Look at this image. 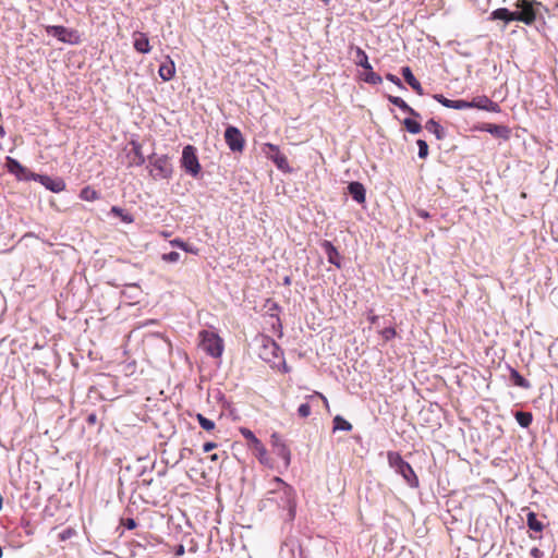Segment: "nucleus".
Listing matches in <instances>:
<instances>
[{"label":"nucleus","mask_w":558,"mask_h":558,"mask_svg":"<svg viewBox=\"0 0 558 558\" xmlns=\"http://www.w3.org/2000/svg\"><path fill=\"white\" fill-rule=\"evenodd\" d=\"M268 494H282L286 496V505H283V510L287 511V519L289 521H293L296 514L295 489L280 477L275 476L269 482Z\"/></svg>","instance_id":"nucleus-1"},{"label":"nucleus","mask_w":558,"mask_h":558,"mask_svg":"<svg viewBox=\"0 0 558 558\" xmlns=\"http://www.w3.org/2000/svg\"><path fill=\"white\" fill-rule=\"evenodd\" d=\"M389 465L399 473L409 486L415 488L418 486V477L412 466L403 460L401 454L396 451H389L387 454Z\"/></svg>","instance_id":"nucleus-2"},{"label":"nucleus","mask_w":558,"mask_h":558,"mask_svg":"<svg viewBox=\"0 0 558 558\" xmlns=\"http://www.w3.org/2000/svg\"><path fill=\"white\" fill-rule=\"evenodd\" d=\"M199 347L210 356L219 357L223 351V340L213 331L202 330L198 335Z\"/></svg>","instance_id":"nucleus-3"},{"label":"nucleus","mask_w":558,"mask_h":558,"mask_svg":"<svg viewBox=\"0 0 558 558\" xmlns=\"http://www.w3.org/2000/svg\"><path fill=\"white\" fill-rule=\"evenodd\" d=\"M150 170L149 173L155 180H168L172 177L173 167L168 155L158 157H149Z\"/></svg>","instance_id":"nucleus-4"},{"label":"nucleus","mask_w":558,"mask_h":558,"mask_svg":"<svg viewBox=\"0 0 558 558\" xmlns=\"http://www.w3.org/2000/svg\"><path fill=\"white\" fill-rule=\"evenodd\" d=\"M263 153L282 172L290 173L292 171L287 156L280 150L279 146L271 143H266L263 146Z\"/></svg>","instance_id":"nucleus-5"},{"label":"nucleus","mask_w":558,"mask_h":558,"mask_svg":"<svg viewBox=\"0 0 558 558\" xmlns=\"http://www.w3.org/2000/svg\"><path fill=\"white\" fill-rule=\"evenodd\" d=\"M240 433L246 439L248 448L254 452L258 461L263 464H268L267 449L254 433L246 427H241Z\"/></svg>","instance_id":"nucleus-6"},{"label":"nucleus","mask_w":558,"mask_h":558,"mask_svg":"<svg viewBox=\"0 0 558 558\" xmlns=\"http://www.w3.org/2000/svg\"><path fill=\"white\" fill-rule=\"evenodd\" d=\"M47 34L58 38L61 43L77 45L81 43V36L76 29H69L62 25H47Z\"/></svg>","instance_id":"nucleus-7"},{"label":"nucleus","mask_w":558,"mask_h":558,"mask_svg":"<svg viewBox=\"0 0 558 558\" xmlns=\"http://www.w3.org/2000/svg\"><path fill=\"white\" fill-rule=\"evenodd\" d=\"M181 165L186 172L196 177L201 172V165L196 155V148L192 145H186L182 151Z\"/></svg>","instance_id":"nucleus-8"},{"label":"nucleus","mask_w":558,"mask_h":558,"mask_svg":"<svg viewBox=\"0 0 558 558\" xmlns=\"http://www.w3.org/2000/svg\"><path fill=\"white\" fill-rule=\"evenodd\" d=\"M514 7L519 11H514L518 22H522L525 25H532L536 21V10L530 0H518Z\"/></svg>","instance_id":"nucleus-9"},{"label":"nucleus","mask_w":558,"mask_h":558,"mask_svg":"<svg viewBox=\"0 0 558 558\" xmlns=\"http://www.w3.org/2000/svg\"><path fill=\"white\" fill-rule=\"evenodd\" d=\"M225 141L231 151L242 153L244 150L245 138L238 128L228 126L225 131Z\"/></svg>","instance_id":"nucleus-10"},{"label":"nucleus","mask_w":558,"mask_h":558,"mask_svg":"<svg viewBox=\"0 0 558 558\" xmlns=\"http://www.w3.org/2000/svg\"><path fill=\"white\" fill-rule=\"evenodd\" d=\"M282 351L280 347L269 337H262V347L259 350V356L268 362L275 363V361L281 357Z\"/></svg>","instance_id":"nucleus-11"},{"label":"nucleus","mask_w":558,"mask_h":558,"mask_svg":"<svg viewBox=\"0 0 558 558\" xmlns=\"http://www.w3.org/2000/svg\"><path fill=\"white\" fill-rule=\"evenodd\" d=\"M5 168L11 174L15 175L17 180H33V175H36V173L31 172L16 159L10 156L5 158Z\"/></svg>","instance_id":"nucleus-12"},{"label":"nucleus","mask_w":558,"mask_h":558,"mask_svg":"<svg viewBox=\"0 0 558 558\" xmlns=\"http://www.w3.org/2000/svg\"><path fill=\"white\" fill-rule=\"evenodd\" d=\"M34 181L40 182L47 190L53 193H60L65 190V182L60 178H51L49 175L36 174L33 175Z\"/></svg>","instance_id":"nucleus-13"},{"label":"nucleus","mask_w":558,"mask_h":558,"mask_svg":"<svg viewBox=\"0 0 558 558\" xmlns=\"http://www.w3.org/2000/svg\"><path fill=\"white\" fill-rule=\"evenodd\" d=\"M131 149L126 154L129 167H140L144 165L145 157L143 154L142 145L136 141L130 142Z\"/></svg>","instance_id":"nucleus-14"},{"label":"nucleus","mask_w":558,"mask_h":558,"mask_svg":"<svg viewBox=\"0 0 558 558\" xmlns=\"http://www.w3.org/2000/svg\"><path fill=\"white\" fill-rule=\"evenodd\" d=\"M134 38V49L140 53H148L151 50V46L149 44V38L145 33L135 32L133 34Z\"/></svg>","instance_id":"nucleus-15"},{"label":"nucleus","mask_w":558,"mask_h":558,"mask_svg":"<svg viewBox=\"0 0 558 558\" xmlns=\"http://www.w3.org/2000/svg\"><path fill=\"white\" fill-rule=\"evenodd\" d=\"M434 98L439 104H441L444 107H447V108H452V109H458V110L470 109L471 108V105L466 100H462V99L451 100V99L446 98L441 94L434 95Z\"/></svg>","instance_id":"nucleus-16"},{"label":"nucleus","mask_w":558,"mask_h":558,"mask_svg":"<svg viewBox=\"0 0 558 558\" xmlns=\"http://www.w3.org/2000/svg\"><path fill=\"white\" fill-rule=\"evenodd\" d=\"M481 130L502 140H508L510 137V129L506 125L486 123L481 126Z\"/></svg>","instance_id":"nucleus-17"},{"label":"nucleus","mask_w":558,"mask_h":558,"mask_svg":"<svg viewBox=\"0 0 558 558\" xmlns=\"http://www.w3.org/2000/svg\"><path fill=\"white\" fill-rule=\"evenodd\" d=\"M322 247L324 248L326 255H327V258H328V262L332 265H335L336 267L340 268L341 267V256L338 252V250L333 246V244L330 242V241H323L322 242Z\"/></svg>","instance_id":"nucleus-18"},{"label":"nucleus","mask_w":558,"mask_h":558,"mask_svg":"<svg viewBox=\"0 0 558 558\" xmlns=\"http://www.w3.org/2000/svg\"><path fill=\"white\" fill-rule=\"evenodd\" d=\"M471 108H477L486 111H497L499 106L492 101L487 96H478L472 101H469Z\"/></svg>","instance_id":"nucleus-19"},{"label":"nucleus","mask_w":558,"mask_h":558,"mask_svg":"<svg viewBox=\"0 0 558 558\" xmlns=\"http://www.w3.org/2000/svg\"><path fill=\"white\" fill-rule=\"evenodd\" d=\"M348 192L352 196V198L359 203L364 204L366 201V191L362 183L360 182H351L348 185Z\"/></svg>","instance_id":"nucleus-20"},{"label":"nucleus","mask_w":558,"mask_h":558,"mask_svg":"<svg viewBox=\"0 0 558 558\" xmlns=\"http://www.w3.org/2000/svg\"><path fill=\"white\" fill-rule=\"evenodd\" d=\"M158 74L165 82L174 77L175 64L169 56L166 58V61L160 64Z\"/></svg>","instance_id":"nucleus-21"},{"label":"nucleus","mask_w":558,"mask_h":558,"mask_svg":"<svg viewBox=\"0 0 558 558\" xmlns=\"http://www.w3.org/2000/svg\"><path fill=\"white\" fill-rule=\"evenodd\" d=\"M350 49L355 52L354 62L357 66H362L365 70H371V63L366 52L357 46L351 45Z\"/></svg>","instance_id":"nucleus-22"},{"label":"nucleus","mask_w":558,"mask_h":558,"mask_svg":"<svg viewBox=\"0 0 558 558\" xmlns=\"http://www.w3.org/2000/svg\"><path fill=\"white\" fill-rule=\"evenodd\" d=\"M489 20H492V21L502 20L506 23H509L512 21H517V17H515L514 12L508 10L507 8H499V9L494 10L490 13Z\"/></svg>","instance_id":"nucleus-23"},{"label":"nucleus","mask_w":558,"mask_h":558,"mask_svg":"<svg viewBox=\"0 0 558 558\" xmlns=\"http://www.w3.org/2000/svg\"><path fill=\"white\" fill-rule=\"evenodd\" d=\"M402 75L405 80V82L418 94V95H423V88H422V85L421 83L415 78V76L413 75L411 69L409 66H403L402 70Z\"/></svg>","instance_id":"nucleus-24"},{"label":"nucleus","mask_w":558,"mask_h":558,"mask_svg":"<svg viewBox=\"0 0 558 558\" xmlns=\"http://www.w3.org/2000/svg\"><path fill=\"white\" fill-rule=\"evenodd\" d=\"M388 100L392 105L399 107L401 110L408 112L409 114L413 117H420V114L413 108H411L401 97L389 95Z\"/></svg>","instance_id":"nucleus-25"},{"label":"nucleus","mask_w":558,"mask_h":558,"mask_svg":"<svg viewBox=\"0 0 558 558\" xmlns=\"http://www.w3.org/2000/svg\"><path fill=\"white\" fill-rule=\"evenodd\" d=\"M526 524L529 526L530 530L536 532V533H542L543 530H544V524L543 522H541L538 519H537V515L536 513H534L533 511H530L527 514H526Z\"/></svg>","instance_id":"nucleus-26"},{"label":"nucleus","mask_w":558,"mask_h":558,"mask_svg":"<svg viewBox=\"0 0 558 558\" xmlns=\"http://www.w3.org/2000/svg\"><path fill=\"white\" fill-rule=\"evenodd\" d=\"M510 380L513 383V385L523 389H529L531 387L529 380L520 375V373L513 367H510Z\"/></svg>","instance_id":"nucleus-27"},{"label":"nucleus","mask_w":558,"mask_h":558,"mask_svg":"<svg viewBox=\"0 0 558 558\" xmlns=\"http://www.w3.org/2000/svg\"><path fill=\"white\" fill-rule=\"evenodd\" d=\"M425 129L435 134L437 140H442L445 137V130L444 128L434 119H430L426 122Z\"/></svg>","instance_id":"nucleus-28"},{"label":"nucleus","mask_w":558,"mask_h":558,"mask_svg":"<svg viewBox=\"0 0 558 558\" xmlns=\"http://www.w3.org/2000/svg\"><path fill=\"white\" fill-rule=\"evenodd\" d=\"M99 193L89 185L83 187L80 193V198L86 202H94L99 199Z\"/></svg>","instance_id":"nucleus-29"},{"label":"nucleus","mask_w":558,"mask_h":558,"mask_svg":"<svg viewBox=\"0 0 558 558\" xmlns=\"http://www.w3.org/2000/svg\"><path fill=\"white\" fill-rule=\"evenodd\" d=\"M110 213L116 217H119L125 223L134 222V217L130 213L122 209L121 207L112 206Z\"/></svg>","instance_id":"nucleus-30"},{"label":"nucleus","mask_w":558,"mask_h":558,"mask_svg":"<svg viewBox=\"0 0 558 558\" xmlns=\"http://www.w3.org/2000/svg\"><path fill=\"white\" fill-rule=\"evenodd\" d=\"M353 426L350 422L344 420L341 415H336L333 417V430H344L350 432L352 430Z\"/></svg>","instance_id":"nucleus-31"},{"label":"nucleus","mask_w":558,"mask_h":558,"mask_svg":"<svg viewBox=\"0 0 558 558\" xmlns=\"http://www.w3.org/2000/svg\"><path fill=\"white\" fill-rule=\"evenodd\" d=\"M515 420L520 426L526 428L531 425L533 415L530 412L519 411L515 413Z\"/></svg>","instance_id":"nucleus-32"},{"label":"nucleus","mask_w":558,"mask_h":558,"mask_svg":"<svg viewBox=\"0 0 558 558\" xmlns=\"http://www.w3.org/2000/svg\"><path fill=\"white\" fill-rule=\"evenodd\" d=\"M276 450V453L284 461L286 465L290 464L291 461V452L288 446L284 442H280Z\"/></svg>","instance_id":"nucleus-33"},{"label":"nucleus","mask_w":558,"mask_h":558,"mask_svg":"<svg viewBox=\"0 0 558 558\" xmlns=\"http://www.w3.org/2000/svg\"><path fill=\"white\" fill-rule=\"evenodd\" d=\"M196 420L198 421L199 425L202 426V428H204L205 430L207 432H211L215 429L216 427V424L214 421L205 417L203 414L201 413H197L196 414Z\"/></svg>","instance_id":"nucleus-34"},{"label":"nucleus","mask_w":558,"mask_h":558,"mask_svg":"<svg viewBox=\"0 0 558 558\" xmlns=\"http://www.w3.org/2000/svg\"><path fill=\"white\" fill-rule=\"evenodd\" d=\"M367 72L365 73V76H364V81L366 83H369V84H373V85H377V84H380L383 82L381 80V76L377 73H375L373 71V68L371 66V70H366Z\"/></svg>","instance_id":"nucleus-35"},{"label":"nucleus","mask_w":558,"mask_h":558,"mask_svg":"<svg viewBox=\"0 0 558 558\" xmlns=\"http://www.w3.org/2000/svg\"><path fill=\"white\" fill-rule=\"evenodd\" d=\"M403 124L405 129L412 134H417L422 130L421 124L412 119H404Z\"/></svg>","instance_id":"nucleus-36"},{"label":"nucleus","mask_w":558,"mask_h":558,"mask_svg":"<svg viewBox=\"0 0 558 558\" xmlns=\"http://www.w3.org/2000/svg\"><path fill=\"white\" fill-rule=\"evenodd\" d=\"M418 157L425 159L428 156V145L424 140H417Z\"/></svg>","instance_id":"nucleus-37"},{"label":"nucleus","mask_w":558,"mask_h":558,"mask_svg":"<svg viewBox=\"0 0 558 558\" xmlns=\"http://www.w3.org/2000/svg\"><path fill=\"white\" fill-rule=\"evenodd\" d=\"M161 259L166 263H177L180 259V254L178 252L162 254Z\"/></svg>","instance_id":"nucleus-38"},{"label":"nucleus","mask_w":558,"mask_h":558,"mask_svg":"<svg viewBox=\"0 0 558 558\" xmlns=\"http://www.w3.org/2000/svg\"><path fill=\"white\" fill-rule=\"evenodd\" d=\"M311 407L308 403H302L299 409H298V414L303 417V418H306L311 415Z\"/></svg>","instance_id":"nucleus-39"},{"label":"nucleus","mask_w":558,"mask_h":558,"mask_svg":"<svg viewBox=\"0 0 558 558\" xmlns=\"http://www.w3.org/2000/svg\"><path fill=\"white\" fill-rule=\"evenodd\" d=\"M319 398L322 399L323 403H324V407L327 411H329V402L327 400V398L322 393V392H318V391H314L313 395H310V396H306V399L308 400H313L314 398Z\"/></svg>","instance_id":"nucleus-40"},{"label":"nucleus","mask_w":558,"mask_h":558,"mask_svg":"<svg viewBox=\"0 0 558 558\" xmlns=\"http://www.w3.org/2000/svg\"><path fill=\"white\" fill-rule=\"evenodd\" d=\"M381 336L386 341H389L397 336V331L393 327H388L381 331Z\"/></svg>","instance_id":"nucleus-41"},{"label":"nucleus","mask_w":558,"mask_h":558,"mask_svg":"<svg viewBox=\"0 0 558 558\" xmlns=\"http://www.w3.org/2000/svg\"><path fill=\"white\" fill-rule=\"evenodd\" d=\"M220 458L227 459L228 458L227 452L222 451L221 453H213L209 456V460L211 462H218L220 460Z\"/></svg>","instance_id":"nucleus-42"},{"label":"nucleus","mask_w":558,"mask_h":558,"mask_svg":"<svg viewBox=\"0 0 558 558\" xmlns=\"http://www.w3.org/2000/svg\"><path fill=\"white\" fill-rule=\"evenodd\" d=\"M123 525L128 529V530H133L136 527V521L132 518H128L125 520H123Z\"/></svg>","instance_id":"nucleus-43"},{"label":"nucleus","mask_w":558,"mask_h":558,"mask_svg":"<svg viewBox=\"0 0 558 558\" xmlns=\"http://www.w3.org/2000/svg\"><path fill=\"white\" fill-rule=\"evenodd\" d=\"M473 2L476 7L481 8L483 11H486L490 0H473Z\"/></svg>","instance_id":"nucleus-44"},{"label":"nucleus","mask_w":558,"mask_h":558,"mask_svg":"<svg viewBox=\"0 0 558 558\" xmlns=\"http://www.w3.org/2000/svg\"><path fill=\"white\" fill-rule=\"evenodd\" d=\"M186 242H184L182 239H173L170 241V245L171 246H174V247H179L181 250H183L184 245H185Z\"/></svg>","instance_id":"nucleus-45"},{"label":"nucleus","mask_w":558,"mask_h":558,"mask_svg":"<svg viewBox=\"0 0 558 558\" xmlns=\"http://www.w3.org/2000/svg\"><path fill=\"white\" fill-rule=\"evenodd\" d=\"M386 78L388 81H390L391 83L396 84L397 86H400V87L402 86V83H401L400 78L398 76L393 75V74L388 73L386 75Z\"/></svg>","instance_id":"nucleus-46"},{"label":"nucleus","mask_w":558,"mask_h":558,"mask_svg":"<svg viewBox=\"0 0 558 558\" xmlns=\"http://www.w3.org/2000/svg\"><path fill=\"white\" fill-rule=\"evenodd\" d=\"M183 251L186 252V253L194 254V255H197L198 252H199V250L197 247L192 246L189 243H185V245L183 247Z\"/></svg>","instance_id":"nucleus-47"},{"label":"nucleus","mask_w":558,"mask_h":558,"mask_svg":"<svg viewBox=\"0 0 558 558\" xmlns=\"http://www.w3.org/2000/svg\"><path fill=\"white\" fill-rule=\"evenodd\" d=\"M217 444L216 442H211V441H208V442H205L204 446H203V451L204 452H209L211 451L213 449H216L217 448Z\"/></svg>","instance_id":"nucleus-48"},{"label":"nucleus","mask_w":558,"mask_h":558,"mask_svg":"<svg viewBox=\"0 0 558 558\" xmlns=\"http://www.w3.org/2000/svg\"><path fill=\"white\" fill-rule=\"evenodd\" d=\"M271 441H272V446H274L275 449L278 448L280 442H282L277 434H272L271 435Z\"/></svg>","instance_id":"nucleus-49"},{"label":"nucleus","mask_w":558,"mask_h":558,"mask_svg":"<svg viewBox=\"0 0 558 558\" xmlns=\"http://www.w3.org/2000/svg\"><path fill=\"white\" fill-rule=\"evenodd\" d=\"M97 422V415L95 413H92L87 416V423L93 425Z\"/></svg>","instance_id":"nucleus-50"},{"label":"nucleus","mask_w":558,"mask_h":558,"mask_svg":"<svg viewBox=\"0 0 558 558\" xmlns=\"http://www.w3.org/2000/svg\"><path fill=\"white\" fill-rule=\"evenodd\" d=\"M368 320H369V323H371V324H376V323H377V320H378V316H376V315H374V314H371V315L368 316Z\"/></svg>","instance_id":"nucleus-51"},{"label":"nucleus","mask_w":558,"mask_h":558,"mask_svg":"<svg viewBox=\"0 0 558 558\" xmlns=\"http://www.w3.org/2000/svg\"><path fill=\"white\" fill-rule=\"evenodd\" d=\"M279 495H280V500H281L280 507L283 509V505H286V496H283L282 494H279Z\"/></svg>","instance_id":"nucleus-52"},{"label":"nucleus","mask_w":558,"mask_h":558,"mask_svg":"<svg viewBox=\"0 0 558 558\" xmlns=\"http://www.w3.org/2000/svg\"><path fill=\"white\" fill-rule=\"evenodd\" d=\"M531 554L534 556V557H537V555L539 554V550L537 548H534Z\"/></svg>","instance_id":"nucleus-53"},{"label":"nucleus","mask_w":558,"mask_h":558,"mask_svg":"<svg viewBox=\"0 0 558 558\" xmlns=\"http://www.w3.org/2000/svg\"><path fill=\"white\" fill-rule=\"evenodd\" d=\"M291 283L290 277L284 278V284L289 286Z\"/></svg>","instance_id":"nucleus-54"},{"label":"nucleus","mask_w":558,"mask_h":558,"mask_svg":"<svg viewBox=\"0 0 558 558\" xmlns=\"http://www.w3.org/2000/svg\"><path fill=\"white\" fill-rule=\"evenodd\" d=\"M161 235L165 236V238H168L170 234L168 232L162 231Z\"/></svg>","instance_id":"nucleus-55"},{"label":"nucleus","mask_w":558,"mask_h":558,"mask_svg":"<svg viewBox=\"0 0 558 558\" xmlns=\"http://www.w3.org/2000/svg\"><path fill=\"white\" fill-rule=\"evenodd\" d=\"M283 372H289V367L286 365V363L283 364Z\"/></svg>","instance_id":"nucleus-56"},{"label":"nucleus","mask_w":558,"mask_h":558,"mask_svg":"<svg viewBox=\"0 0 558 558\" xmlns=\"http://www.w3.org/2000/svg\"><path fill=\"white\" fill-rule=\"evenodd\" d=\"M3 132H4V131H3V126H2V125H0V134H3Z\"/></svg>","instance_id":"nucleus-57"}]
</instances>
